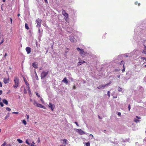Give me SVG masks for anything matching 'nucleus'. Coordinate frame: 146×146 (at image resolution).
<instances>
[{
  "label": "nucleus",
  "mask_w": 146,
  "mask_h": 146,
  "mask_svg": "<svg viewBox=\"0 0 146 146\" xmlns=\"http://www.w3.org/2000/svg\"><path fill=\"white\" fill-rule=\"evenodd\" d=\"M136 123L139 122L141 120H139L137 119H134L133 120Z\"/></svg>",
  "instance_id": "obj_20"
},
{
  "label": "nucleus",
  "mask_w": 146,
  "mask_h": 146,
  "mask_svg": "<svg viewBox=\"0 0 146 146\" xmlns=\"http://www.w3.org/2000/svg\"><path fill=\"white\" fill-rule=\"evenodd\" d=\"M25 83L26 85V86H27V87L29 86V84L27 82H25Z\"/></svg>",
  "instance_id": "obj_33"
},
{
  "label": "nucleus",
  "mask_w": 146,
  "mask_h": 146,
  "mask_svg": "<svg viewBox=\"0 0 146 146\" xmlns=\"http://www.w3.org/2000/svg\"><path fill=\"white\" fill-rule=\"evenodd\" d=\"M6 110L9 111H11V109L8 107H7L6 108Z\"/></svg>",
  "instance_id": "obj_30"
},
{
  "label": "nucleus",
  "mask_w": 146,
  "mask_h": 146,
  "mask_svg": "<svg viewBox=\"0 0 146 146\" xmlns=\"http://www.w3.org/2000/svg\"><path fill=\"white\" fill-rule=\"evenodd\" d=\"M25 27L26 29L27 30H29V28L28 26V24L26 23L25 24Z\"/></svg>",
  "instance_id": "obj_21"
},
{
  "label": "nucleus",
  "mask_w": 146,
  "mask_h": 146,
  "mask_svg": "<svg viewBox=\"0 0 146 146\" xmlns=\"http://www.w3.org/2000/svg\"><path fill=\"white\" fill-rule=\"evenodd\" d=\"M62 14L64 17V19L65 21L68 22H69V19L68 18V15L67 13H66L64 10H63L62 11Z\"/></svg>",
  "instance_id": "obj_3"
},
{
  "label": "nucleus",
  "mask_w": 146,
  "mask_h": 146,
  "mask_svg": "<svg viewBox=\"0 0 146 146\" xmlns=\"http://www.w3.org/2000/svg\"><path fill=\"white\" fill-rule=\"evenodd\" d=\"M7 53H5V55L4 56V57H5H5H6V56H7Z\"/></svg>",
  "instance_id": "obj_51"
},
{
  "label": "nucleus",
  "mask_w": 146,
  "mask_h": 146,
  "mask_svg": "<svg viewBox=\"0 0 146 146\" xmlns=\"http://www.w3.org/2000/svg\"><path fill=\"white\" fill-rule=\"evenodd\" d=\"M0 105L2 107H3L4 106L3 104L1 102H0Z\"/></svg>",
  "instance_id": "obj_36"
},
{
  "label": "nucleus",
  "mask_w": 146,
  "mask_h": 146,
  "mask_svg": "<svg viewBox=\"0 0 146 146\" xmlns=\"http://www.w3.org/2000/svg\"><path fill=\"white\" fill-rule=\"evenodd\" d=\"M76 89V87L75 85H74L73 86V89Z\"/></svg>",
  "instance_id": "obj_39"
},
{
  "label": "nucleus",
  "mask_w": 146,
  "mask_h": 146,
  "mask_svg": "<svg viewBox=\"0 0 146 146\" xmlns=\"http://www.w3.org/2000/svg\"><path fill=\"white\" fill-rule=\"evenodd\" d=\"M141 59L142 60H144L145 61H146V57H141Z\"/></svg>",
  "instance_id": "obj_28"
},
{
  "label": "nucleus",
  "mask_w": 146,
  "mask_h": 146,
  "mask_svg": "<svg viewBox=\"0 0 146 146\" xmlns=\"http://www.w3.org/2000/svg\"><path fill=\"white\" fill-rule=\"evenodd\" d=\"M60 141H62L63 142H62V143L64 144H67V140L66 139H61Z\"/></svg>",
  "instance_id": "obj_15"
},
{
  "label": "nucleus",
  "mask_w": 146,
  "mask_h": 146,
  "mask_svg": "<svg viewBox=\"0 0 146 146\" xmlns=\"http://www.w3.org/2000/svg\"><path fill=\"white\" fill-rule=\"evenodd\" d=\"M10 81L9 78V77L8 78H4L3 80L4 83L5 84H6L9 82Z\"/></svg>",
  "instance_id": "obj_8"
},
{
  "label": "nucleus",
  "mask_w": 146,
  "mask_h": 146,
  "mask_svg": "<svg viewBox=\"0 0 146 146\" xmlns=\"http://www.w3.org/2000/svg\"><path fill=\"white\" fill-rule=\"evenodd\" d=\"M24 81H25V82H27L26 80H25V79H24Z\"/></svg>",
  "instance_id": "obj_64"
},
{
  "label": "nucleus",
  "mask_w": 146,
  "mask_h": 146,
  "mask_svg": "<svg viewBox=\"0 0 146 146\" xmlns=\"http://www.w3.org/2000/svg\"><path fill=\"white\" fill-rule=\"evenodd\" d=\"M124 64H125V62H124V61L122 60L121 61V63H120L121 65H123V66H125Z\"/></svg>",
  "instance_id": "obj_25"
},
{
  "label": "nucleus",
  "mask_w": 146,
  "mask_h": 146,
  "mask_svg": "<svg viewBox=\"0 0 146 146\" xmlns=\"http://www.w3.org/2000/svg\"><path fill=\"white\" fill-rule=\"evenodd\" d=\"M7 144V143L6 142H4L3 144L1 146H5V145Z\"/></svg>",
  "instance_id": "obj_31"
},
{
  "label": "nucleus",
  "mask_w": 146,
  "mask_h": 146,
  "mask_svg": "<svg viewBox=\"0 0 146 146\" xmlns=\"http://www.w3.org/2000/svg\"><path fill=\"white\" fill-rule=\"evenodd\" d=\"M136 117L137 118H138V119H141V117H138V116H136Z\"/></svg>",
  "instance_id": "obj_54"
},
{
  "label": "nucleus",
  "mask_w": 146,
  "mask_h": 146,
  "mask_svg": "<svg viewBox=\"0 0 146 146\" xmlns=\"http://www.w3.org/2000/svg\"><path fill=\"white\" fill-rule=\"evenodd\" d=\"M27 89L28 90L29 93V94H31V90H30V88L29 86L27 87Z\"/></svg>",
  "instance_id": "obj_19"
},
{
  "label": "nucleus",
  "mask_w": 146,
  "mask_h": 146,
  "mask_svg": "<svg viewBox=\"0 0 146 146\" xmlns=\"http://www.w3.org/2000/svg\"><path fill=\"white\" fill-rule=\"evenodd\" d=\"M17 16H18L19 17L20 16V14H18L17 15Z\"/></svg>",
  "instance_id": "obj_61"
},
{
  "label": "nucleus",
  "mask_w": 146,
  "mask_h": 146,
  "mask_svg": "<svg viewBox=\"0 0 146 146\" xmlns=\"http://www.w3.org/2000/svg\"><path fill=\"white\" fill-rule=\"evenodd\" d=\"M98 116L99 119H101L99 115H98Z\"/></svg>",
  "instance_id": "obj_59"
},
{
  "label": "nucleus",
  "mask_w": 146,
  "mask_h": 146,
  "mask_svg": "<svg viewBox=\"0 0 146 146\" xmlns=\"http://www.w3.org/2000/svg\"><path fill=\"white\" fill-rule=\"evenodd\" d=\"M2 84L1 82H0V87H2Z\"/></svg>",
  "instance_id": "obj_49"
},
{
  "label": "nucleus",
  "mask_w": 146,
  "mask_h": 146,
  "mask_svg": "<svg viewBox=\"0 0 146 146\" xmlns=\"http://www.w3.org/2000/svg\"><path fill=\"white\" fill-rule=\"evenodd\" d=\"M35 144V143H34V142H33L31 144V146H34Z\"/></svg>",
  "instance_id": "obj_41"
},
{
  "label": "nucleus",
  "mask_w": 146,
  "mask_h": 146,
  "mask_svg": "<svg viewBox=\"0 0 146 146\" xmlns=\"http://www.w3.org/2000/svg\"><path fill=\"white\" fill-rule=\"evenodd\" d=\"M142 53L146 54V46H145L144 50L143 51Z\"/></svg>",
  "instance_id": "obj_18"
},
{
  "label": "nucleus",
  "mask_w": 146,
  "mask_h": 146,
  "mask_svg": "<svg viewBox=\"0 0 146 146\" xmlns=\"http://www.w3.org/2000/svg\"><path fill=\"white\" fill-rule=\"evenodd\" d=\"M62 81V82L65 83L66 84H67L68 83V81L66 77H64Z\"/></svg>",
  "instance_id": "obj_12"
},
{
  "label": "nucleus",
  "mask_w": 146,
  "mask_h": 146,
  "mask_svg": "<svg viewBox=\"0 0 146 146\" xmlns=\"http://www.w3.org/2000/svg\"><path fill=\"white\" fill-rule=\"evenodd\" d=\"M76 131L80 135H83L85 134V133L81 129H77Z\"/></svg>",
  "instance_id": "obj_7"
},
{
  "label": "nucleus",
  "mask_w": 146,
  "mask_h": 146,
  "mask_svg": "<svg viewBox=\"0 0 146 146\" xmlns=\"http://www.w3.org/2000/svg\"><path fill=\"white\" fill-rule=\"evenodd\" d=\"M36 22L37 23L36 27L38 29H40L41 26V23L42 22V20L38 18L36 20Z\"/></svg>",
  "instance_id": "obj_4"
},
{
  "label": "nucleus",
  "mask_w": 146,
  "mask_h": 146,
  "mask_svg": "<svg viewBox=\"0 0 146 146\" xmlns=\"http://www.w3.org/2000/svg\"><path fill=\"white\" fill-rule=\"evenodd\" d=\"M115 71H119V70H118V69H115Z\"/></svg>",
  "instance_id": "obj_56"
},
{
  "label": "nucleus",
  "mask_w": 146,
  "mask_h": 146,
  "mask_svg": "<svg viewBox=\"0 0 146 146\" xmlns=\"http://www.w3.org/2000/svg\"><path fill=\"white\" fill-rule=\"evenodd\" d=\"M76 49L78 51H79L80 54L82 56H87L88 54L87 52H85L83 49H80L79 48H77Z\"/></svg>",
  "instance_id": "obj_2"
},
{
  "label": "nucleus",
  "mask_w": 146,
  "mask_h": 146,
  "mask_svg": "<svg viewBox=\"0 0 146 146\" xmlns=\"http://www.w3.org/2000/svg\"><path fill=\"white\" fill-rule=\"evenodd\" d=\"M123 68L122 70V72H125V66H123Z\"/></svg>",
  "instance_id": "obj_29"
},
{
  "label": "nucleus",
  "mask_w": 146,
  "mask_h": 146,
  "mask_svg": "<svg viewBox=\"0 0 146 146\" xmlns=\"http://www.w3.org/2000/svg\"><path fill=\"white\" fill-rule=\"evenodd\" d=\"M27 115V119H29V115H28L27 114V115Z\"/></svg>",
  "instance_id": "obj_47"
},
{
  "label": "nucleus",
  "mask_w": 146,
  "mask_h": 146,
  "mask_svg": "<svg viewBox=\"0 0 146 146\" xmlns=\"http://www.w3.org/2000/svg\"><path fill=\"white\" fill-rule=\"evenodd\" d=\"M14 81L15 84L13 86V87L15 88L16 89L18 87L19 84V79L17 77H15L14 78Z\"/></svg>",
  "instance_id": "obj_1"
},
{
  "label": "nucleus",
  "mask_w": 146,
  "mask_h": 146,
  "mask_svg": "<svg viewBox=\"0 0 146 146\" xmlns=\"http://www.w3.org/2000/svg\"><path fill=\"white\" fill-rule=\"evenodd\" d=\"M3 2H5V1H6V0H3Z\"/></svg>",
  "instance_id": "obj_62"
},
{
  "label": "nucleus",
  "mask_w": 146,
  "mask_h": 146,
  "mask_svg": "<svg viewBox=\"0 0 146 146\" xmlns=\"http://www.w3.org/2000/svg\"><path fill=\"white\" fill-rule=\"evenodd\" d=\"M26 50L28 54H29L31 52V48L29 47H27L26 48Z\"/></svg>",
  "instance_id": "obj_10"
},
{
  "label": "nucleus",
  "mask_w": 146,
  "mask_h": 146,
  "mask_svg": "<svg viewBox=\"0 0 146 146\" xmlns=\"http://www.w3.org/2000/svg\"><path fill=\"white\" fill-rule=\"evenodd\" d=\"M6 146H11V145L10 144H8Z\"/></svg>",
  "instance_id": "obj_50"
},
{
  "label": "nucleus",
  "mask_w": 146,
  "mask_h": 146,
  "mask_svg": "<svg viewBox=\"0 0 146 146\" xmlns=\"http://www.w3.org/2000/svg\"><path fill=\"white\" fill-rule=\"evenodd\" d=\"M9 117V115H7L5 117V119H7V118Z\"/></svg>",
  "instance_id": "obj_38"
},
{
  "label": "nucleus",
  "mask_w": 146,
  "mask_h": 146,
  "mask_svg": "<svg viewBox=\"0 0 146 146\" xmlns=\"http://www.w3.org/2000/svg\"><path fill=\"white\" fill-rule=\"evenodd\" d=\"M105 86V85H99L97 87V88L98 89H104Z\"/></svg>",
  "instance_id": "obj_11"
},
{
  "label": "nucleus",
  "mask_w": 146,
  "mask_h": 146,
  "mask_svg": "<svg viewBox=\"0 0 146 146\" xmlns=\"http://www.w3.org/2000/svg\"><path fill=\"white\" fill-rule=\"evenodd\" d=\"M13 114H18L19 113L18 112H14L12 113Z\"/></svg>",
  "instance_id": "obj_43"
},
{
  "label": "nucleus",
  "mask_w": 146,
  "mask_h": 146,
  "mask_svg": "<svg viewBox=\"0 0 146 146\" xmlns=\"http://www.w3.org/2000/svg\"><path fill=\"white\" fill-rule=\"evenodd\" d=\"M60 146H66V145H60Z\"/></svg>",
  "instance_id": "obj_58"
},
{
  "label": "nucleus",
  "mask_w": 146,
  "mask_h": 146,
  "mask_svg": "<svg viewBox=\"0 0 146 146\" xmlns=\"http://www.w3.org/2000/svg\"><path fill=\"white\" fill-rule=\"evenodd\" d=\"M36 94L38 97L40 98V95L37 92H36Z\"/></svg>",
  "instance_id": "obj_32"
},
{
  "label": "nucleus",
  "mask_w": 146,
  "mask_h": 146,
  "mask_svg": "<svg viewBox=\"0 0 146 146\" xmlns=\"http://www.w3.org/2000/svg\"><path fill=\"white\" fill-rule=\"evenodd\" d=\"M38 29V32H39V33H40V29Z\"/></svg>",
  "instance_id": "obj_60"
},
{
  "label": "nucleus",
  "mask_w": 146,
  "mask_h": 146,
  "mask_svg": "<svg viewBox=\"0 0 146 146\" xmlns=\"http://www.w3.org/2000/svg\"><path fill=\"white\" fill-rule=\"evenodd\" d=\"M17 141L19 143H21L23 142L22 141L19 139H17Z\"/></svg>",
  "instance_id": "obj_22"
},
{
  "label": "nucleus",
  "mask_w": 146,
  "mask_h": 146,
  "mask_svg": "<svg viewBox=\"0 0 146 146\" xmlns=\"http://www.w3.org/2000/svg\"><path fill=\"white\" fill-rule=\"evenodd\" d=\"M109 84H109V83L106 84H105V86L106 87V86H108Z\"/></svg>",
  "instance_id": "obj_46"
},
{
  "label": "nucleus",
  "mask_w": 146,
  "mask_h": 146,
  "mask_svg": "<svg viewBox=\"0 0 146 146\" xmlns=\"http://www.w3.org/2000/svg\"><path fill=\"white\" fill-rule=\"evenodd\" d=\"M110 92L109 91H108L107 92V94L109 97H110Z\"/></svg>",
  "instance_id": "obj_35"
},
{
  "label": "nucleus",
  "mask_w": 146,
  "mask_h": 146,
  "mask_svg": "<svg viewBox=\"0 0 146 146\" xmlns=\"http://www.w3.org/2000/svg\"><path fill=\"white\" fill-rule=\"evenodd\" d=\"M85 62L84 61H83V60H82L80 61V62H79L77 63V66L80 65Z\"/></svg>",
  "instance_id": "obj_14"
},
{
  "label": "nucleus",
  "mask_w": 146,
  "mask_h": 146,
  "mask_svg": "<svg viewBox=\"0 0 146 146\" xmlns=\"http://www.w3.org/2000/svg\"><path fill=\"white\" fill-rule=\"evenodd\" d=\"M24 93L25 94H26L27 93V90L25 89H24Z\"/></svg>",
  "instance_id": "obj_40"
},
{
  "label": "nucleus",
  "mask_w": 146,
  "mask_h": 146,
  "mask_svg": "<svg viewBox=\"0 0 146 146\" xmlns=\"http://www.w3.org/2000/svg\"><path fill=\"white\" fill-rule=\"evenodd\" d=\"M75 123L76 124V125L77 126H79V125H78V123L77 122H75Z\"/></svg>",
  "instance_id": "obj_48"
},
{
  "label": "nucleus",
  "mask_w": 146,
  "mask_h": 146,
  "mask_svg": "<svg viewBox=\"0 0 146 146\" xmlns=\"http://www.w3.org/2000/svg\"><path fill=\"white\" fill-rule=\"evenodd\" d=\"M128 108L129 109V111L130 109V108H130V105H129V106H128Z\"/></svg>",
  "instance_id": "obj_45"
},
{
  "label": "nucleus",
  "mask_w": 146,
  "mask_h": 146,
  "mask_svg": "<svg viewBox=\"0 0 146 146\" xmlns=\"http://www.w3.org/2000/svg\"><path fill=\"white\" fill-rule=\"evenodd\" d=\"M44 0L45 2L46 3H48V2L47 1V0Z\"/></svg>",
  "instance_id": "obj_52"
},
{
  "label": "nucleus",
  "mask_w": 146,
  "mask_h": 146,
  "mask_svg": "<svg viewBox=\"0 0 146 146\" xmlns=\"http://www.w3.org/2000/svg\"><path fill=\"white\" fill-rule=\"evenodd\" d=\"M86 145L85 146H90V143L88 142L86 143Z\"/></svg>",
  "instance_id": "obj_26"
},
{
  "label": "nucleus",
  "mask_w": 146,
  "mask_h": 146,
  "mask_svg": "<svg viewBox=\"0 0 146 146\" xmlns=\"http://www.w3.org/2000/svg\"><path fill=\"white\" fill-rule=\"evenodd\" d=\"M121 115V113L120 112H119L118 113V115H119V116H120V115Z\"/></svg>",
  "instance_id": "obj_57"
},
{
  "label": "nucleus",
  "mask_w": 146,
  "mask_h": 146,
  "mask_svg": "<svg viewBox=\"0 0 146 146\" xmlns=\"http://www.w3.org/2000/svg\"><path fill=\"white\" fill-rule=\"evenodd\" d=\"M2 91L1 90H0V95H1L2 94Z\"/></svg>",
  "instance_id": "obj_53"
},
{
  "label": "nucleus",
  "mask_w": 146,
  "mask_h": 146,
  "mask_svg": "<svg viewBox=\"0 0 146 146\" xmlns=\"http://www.w3.org/2000/svg\"><path fill=\"white\" fill-rule=\"evenodd\" d=\"M111 81H110V82H109V84H111Z\"/></svg>",
  "instance_id": "obj_63"
},
{
  "label": "nucleus",
  "mask_w": 146,
  "mask_h": 146,
  "mask_svg": "<svg viewBox=\"0 0 146 146\" xmlns=\"http://www.w3.org/2000/svg\"><path fill=\"white\" fill-rule=\"evenodd\" d=\"M122 88L119 86L118 88V90L119 92H121L122 90Z\"/></svg>",
  "instance_id": "obj_24"
},
{
  "label": "nucleus",
  "mask_w": 146,
  "mask_h": 146,
  "mask_svg": "<svg viewBox=\"0 0 146 146\" xmlns=\"http://www.w3.org/2000/svg\"><path fill=\"white\" fill-rule=\"evenodd\" d=\"M54 107V105L50 103L49 105V107L50 108L52 111H53Z\"/></svg>",
  "instance_id": "obj_13"
},
{
  "label": "nucleus",
  "mask_w": 146,
  "mask_h": 146,
  "mask_svg": "<svg viewBox=\"0 0 146 146\" xmlns=\"http://www.w3.org/2000/svg\"><path fill=\"white\" fill-rule=\"evenodd\" d=\"M32 66L35 68H38V65L36 64L35 62L32 64Z\"/></svg>",
  "instance_id": "obj_17"
},
{
  "label": "nucleus",
  "mask_w": 146,
  "mask_h": 146,
  "mask_svg": "<svg viewBox=\"0 0 146 146\" xmlns=\"http://www.w3.org/2000/svg\"><path fill=\"white\" fill-rule=\"evenodd\" d=\"M70 40L72 42H75L76 41V39L73 36H70Z\"/></svg>",
  "instance_id": "obj_9"
},
{
  "label": "nucleus",
  "mask_w": 146,
  "mask_h": 146,
  "mask_svg": "<svg viewBox=\"0 0 146 146\" xmlns=\"http://www.w3.org/2000/svg\"><path fill=\"white\" fill-rule=\"evenodd\" d=\"M10 21H11V24H12V19L11 18H10Z\"/></svg>",
  "instance_id": "obj_55"
},
{
  "label": "nucleus",
  "mask_w": 146,
  "mask_h": 146,
  "mask_svg": "<svg viewBox=\"0 0 146 146\" xmlns=\"http://www.w3.org/2000/svg\"><path fill=\"white\" fill-rule=\"evenodd\" d=\"M3 102L6 105L8 104V102L5 99H3L2 100Z\"/></svg>",
  "instance_id": "obj_16"
},
{
  "label": "nucleus",
  "mask_w": 146,
  "mask_h": 146,
  "mask_svg": "<svg viewBox=\"0 0 146 146\" xmlns=\"http://www.w3.org/2000/svg\"><path fill=\"white\" fill-rule=\"evenodd\" d=\"M26 143L29 145H30V143H29L28 139H27L25 141Z\"/></svg>",
  "instance_id": "obj_34"
},
{
  "label": "nucleus",
  "mask_w": 146,
  "mask_h": 146,
  "mask_svg": "<svg viewBox=\"0 0 146 146\" xmlns=\"http://www.w3.org/2000/svg\"><path fill=\"white\" fill-rule=\"evenodd\" d=\"M3 38L2 40H1V42L0 43V45H1L2 43L3 42Z\"/></svg>",
  "instance_id": "obj_44"
},
{
  "label": "nucleus",
  "mask_w": 146,
  "mask_h": 146,
  "mask_svg": "<svg viewBox=\"0 0 146 146\" xmlns=\"http://www.w3.org/2000/svg\"><path fill=\"white\" fill-rule=\"evenodd\" d=\"M38 143H39L40 142V140L39 138H38V140L37 141Z\"/></svg>",
  "instance_id": "obj_42"
},
{
  "label": "nucleus",
  "mask_w": 146,
  "mask_h": 146,
  "mask_svg": "<svg viewBox=\"0 0 146 146\" xmlns=\"http://www.w3.org/2000/svg\"><path fill=\"white\" fill-rule=\"evenodd\" d=\"M34 105L35 106H36L37 107H40L42 108H45L44 106H43V105L40 104L38 103L36 101H35L34 102Z\"/></svg>",
  "instance_id": "obj_6"
},
{
  "label": "nucleus",
  "mask_w": 146,
  "mask_h": 146,
  "mask_svg": "<svg viewBox=\"0 0 146 146\" xmlns=\"http://www.w3.org/2000/svg\"><path fill=\"white\" fill-rule=\"evenodd\" d=\"M23 123L24 124V125H26L27 124V122L25 120H23L22 121Z\"/></svg>",
  "instance_id": "obj_23"
},
{
  "label": "nucleus",
  "mask_w": 146,
  "mask_h": 146,
  "mask_svg": "<svg viewBox=\"0 0 146 146\" xmlns=\"http://www.w3.org/2000/svg\"><path fill=\"white\" fill-rule=\"evenodd\" d=\"M35 74H36V79L37 80H38V77L37 76V74L36 73V72H35Z\"/></svg>",
  "instance_id": "obj_37"
},
{
  "label": "nucleus",
  "mask_w": 146,
  "mask_h": 146,
  "mask_svg": "<svg viewBox=\"0 0 146 146\" xmlns=\"http://www.w3.org/2000/svg\"><path fill=\"white\" fill-rule=\"evenodd\" d=\"M48 71H47L46 72L43 71L42 72L41 74V78H44L48 74Z\"/></svg>",
  "instance_id": "obj_5"
},
{
  "label": "nucleus",
  "mask_w": 146,
  "mask_h": 146,
  "mask_svg": "<svg viewBox=\"0 0 146 146\" xmlns=\"http://www.w3.org/2000/svg\"><path fill=\"white\" fill-rule=\"evenodd\" d=\"M135 4L136 5H137L138 6H139L140 5V3H138V2L136 1L135 3Z\"/></svg>",
  "instance_id": "obj_27"
}]
</instances>
